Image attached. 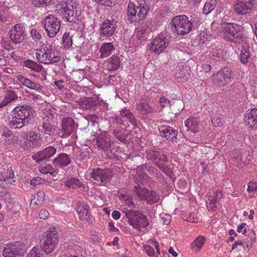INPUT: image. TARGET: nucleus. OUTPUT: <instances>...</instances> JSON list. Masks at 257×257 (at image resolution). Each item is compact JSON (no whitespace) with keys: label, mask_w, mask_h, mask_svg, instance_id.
I'll return each mask as SVG.
<instances>
[{"label":"nucleus","mask_w":257,"mask_h":257,"mask_svg":"<svg viewBox=\"0 0 257 257\" xmlns=\"http://www.w3.org/2000/svg\"><path fill=\"white\" fill-rule=\"evenodd\" d=\"M55 12L66 22L79 24L82 17L78 3L75 1H61L55 6Z\"/></svg>","instance_id":"1"},{"label":"nucleus","mask_w":257,"mask_h":257,"mask_svg":"<svg viewBox=\"0 0 257 257\" xmlns=\"http://www.w3.org/2000/svg\"><path fill=\"white\" fill-rule=\"evenodd\" d=\"M150 7L144 0H132L127 9V21L131 24L144 20L147 16Z\"/></svg>","instance_id":"2"},{"label":"nucleus","mask_w":257,"mask_h":257,"mask_svg":"<svg viewBox=\"0 0 257 257\" xmlns=\"http://www.w3.org/2000/svg\"><path fill=\"white\" fill-rule=\"evenodd\" d=\"M123 212L129 224L139 231L146 229L149 225L147 216L140 211L131 209H127Z\"/></svg>","instance_id":"3"},{"label":"nucleus","mask_w":257,"mask_h":257,"mask_svg":"<svg viewBox=\"0 0 257 257\" xmlns=\"http://www.w3.org/2000/svg\"><path fill=\"white\" fill-rule=\"evenodd\" d=\"M171 30L179 35L188 34L194 27L193 22L186 15H178L173 18L171 22Z\"/></svg>","instance_id":"4"},{"label":"nucleus","mask_w":257,"mask_h":257,"mask_svg":"<svg viewBox=\"0 0 257 257\" xmlns=\"http://www.w3.org/2000/svg\"><path fill=\"white\" fill-rule=\"evenodd\" d=\"M224 37L228 41L241 44L246 41V38L241 33V26L235 23H224L223 25Z\"/></svg>","instance_id":"5"},{"label":"nucleus","mask_w":257,"mask_h":257,"mask_svg":"<svg viewBox=\"0 0 257 257\" xmlns=\"http://www.w3.org/2000/svg\"><path fill=\"white\" fill-rule=\"evenodd\" d=\"M59 52L51 45H47L37 49L36 54L37 59L40 63L51 64L58 62L60 59Z\"/></svg>","instance_id":"6"},{"label":"nucleus","mask_w":257,"mask_h":257,"mask_svg":"<svg viewBox=\"0 0 257 257\" xmlns=\"http://www.w3.org/2000/svg\"><path fill=\"white\" fill-rule=\"evenodd\" d=\"M58 234L55 227H52L45 232L40 240V247L43 252L46 254L52 252L58 243Z\"/></svg>","instance_id":"7"},{"label":"nucleus","mask_w":257,"mask_h":257,"mask_svg":"<svg viewBox=\"0 0 257 257\" xmlns=\"http://www.w3.org/2000/svg\"><path fill=\"white\" fill-rule=\"evenodd\" d=\"M47 35L50 38H54L59 33L61 27V21L54 15L47 16L42 21Z\"/></svg>","instance_id":"8"},{"label":"nucleus","mask_w":257,"mask_h":257,"mask_svg":"<svg viewBox=\"0 0 257 257\" xmlns=\"http://www.w3.org/2000/svg\"><path fill=\"white\" fill-rule=\"evenodd\" d=\"M27 249V246L25 243L16 242L7 244L4 247L3 255L5 257H23Z\"/></svg>","instance_id":"9"},{"label":"nucleus","mask_w":257,"mask_h":257,"mask_svg":"<svg viewBox=\"0 0 257 257\" xmlns=\"http://www.w3.org/2000/svg\"><path fill=\"white\" fill-rule=\"evenodd\" d=\"M74 119L71 117H63L61 120V128L58 133V136L62 138H67L75 131Z\"/></svg>","instance_id":"10"},{"label":"nucleus","mask_w":257,"mask_h":257,"mask_svg":"<svg viewBox=\"0 0 257 257\" xmlns=\"http://www.w3.org/2000/svg\"><path fill=\"white\" fill-rule=\"evenodd\" d=\"M96 145L99 150L107 153L108 156L109 153H111L114 148V143L111 142L110 137L107 136L106 133L101 134L96 138Z\"/></svg>","instance_id":"11"},{"label":"nucleus","mask_w":257,"mask_h":257,"mask_svg":"<svg viewBox=\"0 0 257 257\" xmlns=\"http://www.w3.org/2000/svg\"><path fill=\"white\" fill-rule=\"evenodd\" d=\"M90 177L95 181L103 183H108L112 177L111 171L108 169H100L97 168L92 169Z\"/></svg>","instance_id":"12"},{"label":"nucleus","mask_w":257,"mask_h":257,"mask_svg":"<svg viewBox=\"0 0 257 257\" xmlns=\"http://www.w3.org/2000/svg\"><path fill=\"white\" fill-rule=\"evenodd\" d=\"M147 158L153 161L157 166L165 164L168 159L164 152L160 149H151L146 152Z\"/></svg>","instance_id":"13"},{"label":"nucleus","mask_w":257,"mask_h":257,"mask_svg":"<svg viewBox=\"0 0 257 257\" xmlns=\"http://www.w3.org/2000/svg\"><path fill=\"white\" fill-rule=\"evenodd\" d=\"M13 112L19 117L31 122L34 117L35 111L33 107L28 105H23L16 107Z\"/></svg>","instance_id":"14"},{"label":"nucleus","mask_w":257,"mask_h":257,"mask_svg":"<svg viewBox=\"0 0 257 257\" xmlns=\"http://www.w3.org/2000/svg\"><path fill=\"white\" fill-rule=\"evenodd\" d=\"M134 189L139 196L145 198L148 203H155L160 200V196L154 191H150L147 189L141 188L139 185L135 186Z\"/></svg>","instance_id":"15"},{"label":"nucleus","mask_w":257,"mask_h":257,"mask_svg":"<svg viewBox=\"0 0 257 257\" xmlns=\"http://www.w3.org/2000/svg\"><path fill=\"white\" fill-rule=\"evenodd\" d=\"M115 120L119 124L126 125L130 122L134 126L137 125L136 118L129 109L121 110L120 113L115 117Z\"/></svg>","instance_id":"16"},{"label":"nucleus","mask_w":257,"mask_h":257,"mask_svg":"<svg viewBox=\"0 0 257 257\" xmlns=\"http://www.w3.org/2000/svg\"><path fill=\"white\" fill-rule=\"evenodd\" d=\"M25 27L22 24H16L10 31V37L15 44L23 42L25 38Z\"/></svg>","instance_id":"17"},{"label":"nucleus","mask_w":257,"mask_h":257,"mask_svg":"<svg viewBox=\"0 0 257 257\" xmlns=\"http://www.w3.org/2000/svg\"><path fill=\"white\" fill-rule=\"evenodd\" d=\"M169 44V40L163 35L155 38L151 43L150 50L154 53L160 54Z\"/></svg>","instance_id":"18"},{"label":"nucleus","mask_w":257,"mask_h":257,"mask_svg":"<svg viewBox=\"0 0 257 257\" xmlns=\"http://www.w3.org/2000/svg\"><path fill=\"white\" fill-rule=\"evenodd\" d=\"M255 0H237L234 5V10L239 15H244L251 10Z\"/></svg>","instance_id":"19"},{"label":"nucleus","mask_w":257,"mask_h":257,"mask_svg":"<svg viewBox=\"0 0 257 257\" xmlns=\"http://www.w3.org/2000/svg\"><path fill=\"white\" fill-rule=\"evenodd\" d=\"M231 76L229 69L227 67H224L214 75V83H217L219 86H224L230 81Z\"/></svg>","instance_id":"20"},{"label":"nucleus","mask_w":257,"mask_h":257,"mask_svg":"<svg viewBox=\"0 0 257 257\" xmlns=\"http://www.w3.org/2000/svg\"><path fill=\"white\" fill-rule=\"evenodd\" d=\"M116 23L114 20H105L102 24L99 29L101 36H111L116 30Z\"/></svg>","instance_id":"21"},{"label":"nucleus","mask_w":257,"mask_h":257,"mask_svg":"<svg viewBox=\"0 0 257 257\" xmlns=\"http://www.w3.org/2000/svg\"><path fill=\"white\" fill-rule=\"evenodd\" d=\"M56 150L54 147L49 146L39 152L37 154L33 156V158L36 160L37 163H40L42 161L48 160L56 153Z\"/></svg>","instance_id":"22"},{"label":"nucleus","mask_w":257,"mask_h":257,"mask_svg":"<svg viewBox=\"0 0 257 257\" xmlns=\"http://www.w3.org/2000/svg\"><path fill=\"white\" fill-rule=\"evenodd\" d=\"M136 110L137 113L140 115V117L143 119H145L147 115L154 112V107L150 105L149 103L145 100L137 104Z\"/></svg>","instance_id":"23"},{"label":"nucleus","mask_w":257,"mask_h":257,"mask_svg":"<svg viewBox=\"0 0 257 257\" xmlns=\"http://www.w3.org/2000/svg\"><path fill=\"white\" fill-rule=\"evenodd\" d=\"M71 163V159L66 153H61L58 157L53 160L52 164L54 166L59 169H63L68 166Z\"/></svg>","instance_id":"24"},{"label":"nucleus","mask_w":257,"mask_h":257,"mask_svg":"<svg viewBox=\"0 0 257 257\" xmlns=\"http://www.w3.org/2000/svg\"><path fill=\"white\" fill-rule=\"evenodd\" d=\"M160 136L165 138L167 140L174 141L178 135V132L174 128L168 125H161L159 126Z\"/></svg>","instance_id":"25"},{"label":"nucleus","mask_w":257,"mask_h":257,"mask_svg":"<svg viewBox=\"0 0 257 257\" xmlns=\"http://www.w3.org/2000/svg\"><path fill=\"white\" fill-rule=\"evenodd\" d=\"M89 206L83 202H78L77 206V212L81 220H86L90 222L91 219L88 215Z\"/></svg>","instance_id":"26"},{"label":"nucleus","mask_w":257,"mask_h":257,"mask_svg":"<svg viewBox=\"0 0 257 257\" xmlns=\"http://www.w3.org/2000/svg\"><path fill=\"white\" fill-rule=\"evenodd\" d=\"M244 122L249 127H257V108L248 110L245 115Z\"/></svg>","instance_id":"27"},{"label":"nucleus","mask_w":257,"mask_h":257,"mask_svg":"<svg viewBox=\"0 0 257 257\" xmlns=\"http://www.w3.org/2000/svg\"><path fill=\"white\" fill-rule=\"evenodd\" d=\"M241 49L240 53V62L244 64H247L248 62V59L250 57V47L246 41L242 42Z\"/></svg>","instance_id":"28"},{"label":"nucleus","mask_w":257,"mask_h":257,"mask_svg":"<svg viewBox=\"0 0 257 257\" xmlns=\"http://www.w3.org/2000/svg\"><path fill=\"white\" fill-rule=\"evenodd\" d=\"M42 130L48 134L54 133L57 128L56 122L52 118H47L42 122Z\"/></svg>","instance_id":"29"},{"label":"nucleus","mask_w":257,"mask_h":257,"mask_svg":"<svg viewBox=\"0 0 257 257\" xmlns=\"http://www.w3.org/2000/svg\"><path fill=\"white\" fill-rule=\"evenodd\" d=\"M113 135L117 139L126 144L130 143L132 138V135L123 130H114Z\"/></svg>","instance_id":"30"},{"label":"nucleus","mask_w":257,"mask_h":257,"mask_svg":"<svg viewBox=\"0 0 257 257\" xmlns=\"http://www.w3.org/2000/svg\"><path fill=\"white\" fill-rule=\"evenodd\" d=\"M99 118L95 114L87 115L86 117L81 120V123H85V125L89 126L90 125L95 127L96 128L98 127V121Z\"/></svg>","instance_id":"31"},{"label":"nucleus","mask_w":257,"mask_h":257,"mask_svg":"<svg viewBox=\"0 0 257 257\" xmlns=\"http://www.w3.org/2000/svg\"><path fill=\"white\" fill-rule=\"evenodd\" d=\"M151 31V29L149 28V25L146 24L141 28L137 29L136 31V35L138 40H145L147 39V35Z\"/></svg>","instance_id":"32"},{"label":"nucleus","mask_w":257,"mask_h":257,"mask_svg":"<svg viewBox=\"0 0 257 257\" xmlns=\"http://www.w3.org/2000/svg\"><path fill=\"white\" fill-rule=\"evenodd\" d=\"M113 45L111 43H105L102 45L99 50L100 58H104L110 55L114 50Z\"/></svg>","instance_id":"33"},{"label":"nucleus","mask_w":257,"mask_h":257,"mask_svg":"<svg viewBox=\"0 0 257 257\" xmlns=\"http://www.w3.org/2000/svg\"><path fill=\"white\" fill-rule=\"evenodd\" d=\"M30 122H26L25 119L19 117L16 114L10 122V126L12 128H20L24 125Z\"/></svg>","instance_id":"34"},{"label":"nucleus","mask_w":257,"mask_h":257,"mask_svg":"<svg viewBox=\"0 0 257 257\" xmlns=\"http://www.w3.org/2000/svg\"><path fill=\"white\" fill-rule=\"evenodd\" d=\"M120 64V59L118 57L113 55L109 59L107 67L109 71H116L119 67Z\"/></svg>","instance_id":"35"},{"label":"nucleus","mask_w":257,"mask_h":257,"mask_svg":"<svg viewBox=\"0 0 257 257\" xmlns=\"http://www.w3.org/2000/svg\"><path fill=\"white\" fill-rule=\"evenodd\" d=\"M64 184L66 187L72 188H84L83 184L78 179L71 178L64 182Z\"/></svg>","instance_id":"36"},{"label":"nucleus","mask_w":257,"mask_h":257,"mask_svg":"<svg viewBox=\"0 0 257 257\" xmlns=\"http://www.w3.org/2000/svg\"><path fill=\"white\" fill-rule=\"evenodd\" d=\"M82 107L86 109H93L96 105V101L92 97L85 98L80 101Z\"/></svg>","instance_id":"37"},{"label":"nucleus","mask_w":257,"mask_h":257,"mask_svg":"<svg viewBox=\"0 0 257 257\" xmlns=\"http://www.w3.org/2000/svg\"><path fill=\"white\" fill-rule=\"evenodd\" d=\"M185 126L188 130L194 133L198 131V123L195 118H189L185 122Z\"/></svg>","instance_id":"38"},{"label":"nucleus","mask_w":257,"mask_h":257,"mask_svg":"<svg viewBox=\"0 0 257 257\" xmlns=\"http://www.w3.org/2000/svg\"><path fill=\"white\" fill-rule=\"evenodd\" d=\"M183 104L182 100L176 99L170 102L169 106L171 109L176 114L177 111H180L183 109Z\"/></svg>","instance_id":"39"},{"label":"nucleus","mask_w":257,"mask_h":257,"mask_svg":"<svg viewBox=\"0 0 257 257\" xmlns=\"http://www.w3.org/2000/svg\"><path fill=\"white\" fill-rule=\"evenodd\" d=\"M206 238L203 235L198 236L192 243L191 246L193 249L196 248L195 251L199 250L204 244Z\"/></svg>","instance_id":"40"},{"label":"nucleus","mask_w":257,"mask_h":257,"mask_svg":"<svg viewBox=\"0 0 257 257\" xmlns=\"http://www.w3.org/2000/svg\"><path fill=\"white\" fill-rule=\"evenodd\" d=\"M14 176V171L11 167L8 169L7 173L4 174H1L0 175V182H7V184H12L11 181H9V179L13 178Z\"/></svg>","instance_id":"41"},{"label":"nucleus","mask_w":257,"mask_h":257,"mask_svg":"<svg viewBox=\"0 0 257 257\" xmlns=\"http://www.w3.org/2000/svg\"><path fill=\"white\" fill-rule=\"evenodd\" d=\"M24 64L26 67H28L36 72H40L43 68L42 65L37 64L30 59L24 61Z\"/></svg>","instance_id":"42"},{"label":"nucleus","mask_w":257,"mask_h":257,"mask_svg":"<svg viewBox=\"0 0 257 257\" xmlns=\"http://www.w3.org/2000/svg\"><path fill=\"white\" fill-rule=\"evenodd\" d=\"M62 43L64 48H69L72 44V37L70 36L69 32H66L62 37Z\"/></svg>","instance_id":"43"},{"label":"nucleus","mask_w":257,"mask_h":257,"mask_svg":"<svg viewBox=\"0 0 257 257\" xmlns=\"http://www.w3.org/2000/svg\"><path fill=\"white\" fill-rule=\"evenodd\" d=\"M43 251L38 247H34L26 257H43Z\"/></svg>","instance_id":"44"},{"label":"nucleus","mask_w":257,"mask_h":257,"mask_svg":"<svg viewBox=\"0 0 257 257\" xmlns=\"http://www.w3.org/2000/svg\"><path fill=\"white\" fill-rule=\"evenodd\" d=\"M45 193L43 191H39L37 194L33 196V198L31 199V204L33 202L35 204H38L41 201L44 200Z\"/></svg>","instance_id":"45"},{"label":"nucleus","mask_w":257,"mask_h":257,"mask_svg":"<svg viewBox=\"0 0 257 257\" xmlns=\"http://www.w3.org/2000/svg\"><path fill=\"white\" fill-rule=\"evenodd\" d=\"M42 170L45 171V173H50L52 175H54V173L57 174L59 170L57 168L51 165H47L45 167H44L42 169Z\"/></svg>","instance_id":"46"},{"label":"nucleus","mask_w":257,"mask_h":257,"mask_svg":"<svg viewBox=\"0 0 257 257\" xmlns=\"http://www.w3.org/2000/svg\"><path fill=\"white\" fill-rule=\"evenodd\" d=\"M5 97L10 102L13 101L18 99L16 92L13 90H7Z\"/></svg>","instance_id":"47"},{"label":"nucleus","mask_w":257,"mask_h":257,"mask_svg":"<svg viewBox=\"0 0 257 257\" xmlns=\"http://www.w3.org/2000/svg\"><path fill=\"white\" fill-rule=\"evenodd\" d=\"M215 8V6L213 5V4H212L211 2H207L205 3L204 8L203 9V13L205 15H207L209 14L211 12H212Z\"/></svg>","instance_id":"48"},{"label":"nucleus","mask_w":257,"mask_h":257,"mask_svg":"<svg viewBox=\"0 0 257 257\" xmlns=\"http://www.w3.org/2000/svg\"><path fill=\"white\" fill-rule=\"evenodd\" d=\"M52 0H33V4L35 7H40L50 5Z\"/></svg>","instance_id":"49"},{"label":"nucleus","mask_w":257,"mask_h":257,"mask_svg":"<svg viewBox=\"0 0 257 257\" xmlns=\"http://www.w3.org/2000/svg\"><path fill=\"white\" fill-rule=\"evenodd\" d=\"M213 125L215 126H220L223 123V119L218 115H214L211 118Z\"/></svg>","instance_id":"50"},{"label":"nucleus","mask_w":257,"mask_h":257,"mask_svg":"<svg viewBox=\"0 0 257 257\" xmlns=\"http://www.w3.org/2000/svg\"><path fill=\"white\" fill-rule=\"evenodd\" d=\"M27 87L37 91H40L42 88V86L39 83H35L31 80H30Z\"/></svg>","instance_id":"51"},{"label":"nucleus","mask_w":257,"mask_h":257,"mask_svg":"<svg viewBox=\"0 0 257 257\" xmlns=\"http://www.w3.org/2000/svg\"><path fill=\"white\" fill-rule=\"evenodd\" d=\"M44 181L45 180L41 177H35L31 181L30 185L34 186L36 185L43 184Z\"/></svg>","instance_id":"52"},{"label":"nucleus","mask_w":257,"mask_h":257,"mask_svg":"<svg viewBox=\"0 0 257 257\" xmlns=\"http://www.w3.org/2000/svg\"><path fill=\"white\" fill-rule=\"evenodd\" d=\"M218 191H217L216 193L215 194L213 198L210 201L209 205L211 210H213L216 207V203L217 202V198L218 197Z\"/></svg>","instance_id":"53"},{"label":"nucleus","mask_w":257,"mask_h":257,"mask_svg":"<svg viewBox=\"0 0 257 257\" xmlns=\"http://www.w3.org/2000/svg\"><path fill=\"white\" fill-rule=\"evenodd\" d=\"M31 35L33 39L36 41L40 40L41 38V35L36 29L32 30Z\"/></svg>","instance_id":"54"},{"label":"nucleus","mask_w":257,"mask_h":257,"mask_svg":"<svg viewBox=\"0 0 257 257\" xmlns=\"http://www.w3.org/2000/svg\"><path fill=\"white\" fill-rule=\"evenodd\" d=\"M18 79L20 82H21L23 85L28 86V84L30 81V79L24 77L22 75H19L18 76Z\"/></svg>","instance_id":"55"},{"label":"nucleus","mask_w":257,"mask_h":257,"mask_svg":"<svg viewBox=\"0 0 257 257\" xmlns=\"http://www.w3.org/2000/svg\"><path fill=\"white\" fill-rule=\"evenodd\" d=\"M49 216V213L45 209H42L39 214V217L40 219H46Z\"/></svg>","instance_id":"56"},{"label":"nucleus","mask_w":257,"mask_h":257,"mask_svg":"<svg viewBox=\"0 0 257 257\" xmlns=\"http://www.w3.org/2000/svg\"><path fill=\"white\" fill-rule=\"evenodd\" d=\"M29 97L37 103H41L42 100L40 95H36L34 93H30Z\"/></svg>","instance_id":"57"},{"label":"nucleus","mask_w":257,"mask_h":257,"mask_svg":"<svg viewBox=\"0 0 257 257\" xmlns=\"http://www.w3.org/2000/svg\"><path fill=\"white\" fill-rule=\"evenodd\" d=\"M165 164H162L157 166L164 173L168 175L170 172V168Z\"/></svg>","instance_id":"58"},{"label":"nucleus","mask_w":257,"mask_h":257,"mask_svg":"<svg viewBox=\"0 0 257 257\" xmlns=\"http://www.w3.org/2000/svg\"><path fill=\"white\" fill-rule=\"evenodd\" d=\"M96 2H97L99 4L106 6V7H111L112 6V2L111 0H95Z\"/></svg>","instance_id":"59"},{"label":"nucleus","mask_w":257,"mask_h":257,"mask_svg":"<svg viewBox=\"0 0 257 257\" xmlns=\"http://www.w3.org/2000/svg\"><path fill=\"white\" fill-rule=\"evenodd\" d=\"M247 190L249 192H250L251 191H257V183L250 182L248 184Z\"/></svg>","instance_id":"60"},{"label":"nucleus","mask_w":257,"mask_h":257,"mask_svg":"<svg viewBox=\"0 0 257 257\" xmlns=\"http://www.w3.org/2000/svg\"><path fill=\"white\" fill-rule=\"evenodd\" d=\"M246 223H242L237 226V232L239 233H242L243 234H245L246 232V229L245 228Z\"/></svg>","instance_id":"61"},{"label":"nucleus","mask_w":257,"mask_h":257,"mask_svg":"<svg viewBox=\"0 0 257 257\" xmlns=\"http://www.w3.org/2000/svg\"><path fill=\"white\" fill-rule=\"evenodd\" d=\"M162 219H163V223L166 225H168L171 221V216L169 214H165L162 216Z\"/></svg>","instance_id":"62"},{"label":"nucleus","mask_w":257,"mask_h":257,"mask_svg":"<svg viewBox=\"0 0 257 257\" xmlns=\"http://www.w3.org/2000/svg\"><path fill=\"white\" fill-rule=\"evenodd\" d=\"M170 101L168 100L167 99L163 97H160L159 99V102L161 104V106L162 107H164L166 104H168L170 105Z\"/></svg>","instance_id":"63"},{"label":"nucleus","mask_w":257,"mask_h":257,"mask_svg":"<svg viewBox=\"0 0 257 257\" xmlns=\"http://www.w3.org/2000/svg\"><path fill=\"white\" fill-rule=\"evenodd\" d=\"M145 249H146V252L148 253V254L149 256H153L154 255L155 250L153 247H151L150 246L148 245L145 247Z\"/></svg>","instance_id":"64"}]
</instances>
